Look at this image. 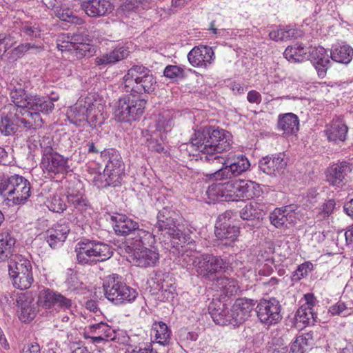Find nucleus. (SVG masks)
<instances>
[{"mask_svg":"<svg viewBox=\"0 0 353 353\" xmlns=\"http://www.w3.org/2000/svg\"><path fill=\"white\" fill-rule=\"evenodd\" d=\"M190 143L202 153L201 160L214 162L223 159L219 154L230 149L231 134L219 127L206 125L195 130Z\"/></svg>","mask_w":353,"mask_h":353,"instance_id":"f257e3e1","label":"nucleus"},{"mask_svg":"<svg viewBox=\"0 0 353 353\" xmlns=\"http://www.w3.org/2000/svg\"><path fill=\"white\" fill-rule=\"evenodd\" d=\"M255 305L254 300L250 299H238L230 310L224 307V304L219 303L218 307L213 305L209 306L210 315L216 324L220 325H231L236 327L243 323L250 316Z\"/></svg>","mask_w":353,"mask_h":353,"instance_id":"f03ea898","label":"nucleus"},{"mask_svg":"<svg viewBox=\"0 0 353 353\" xmlns=\"http://www.w3.org/2000/svg\"><path fill=\"white\" fill-rule=\"evenodd\" d=\"M0 193L7 196L10 205H23L31 195L30 183L19 174L9 176L0 173Z\"/></svg>","mask_w":353,"mask_h":353,"instance_id":"7ed1b4c3","label":"nucleus"},{"mask_svg":"<svg viewBox=\"0 0 353 353\" xmlns=\"http://www.w3.org/2000/svg\"><path fill=\"white\" fill-rule=\"evenodd\" d=\"M157 222L154 225V231L165 237L168 236L170 243L179 244L184 239L180 221L182 220L179 212L170 207H164L157 214ZM168 245L169 243H167Z\"/></svg>","mask_w":353,"mask_h":353,"instance_id":"20e7f679","label":"nucleus"},{"mask_svg":"<svg viewBox=\"0 0 353 353\" xmlns=\"http://www.w3.org/2000/svg\"><path fill=\"white\" fill-rule=\"evenodd\" d=\"M53 145V140L50 137H43L40 140V146L42 150L40 166L43 173L49 177H54L59 174H64L69 168L68 158L64 157L55 151Z\"/></svg>","mask_w":353,"mask_h":353,"instance_id":"39448f33","label":"nucleus"},{"mask_svg":"<svg viewBox=\"0 0 353 353\" xmlns=\"http://www.w3.org/2000/svg\"><path fill=\"white\" fill-rule=\"evenodd\" d=\"M103 287L105 297L114 305L130 303L138 296L137 291L128 285L117 274L105 276Z\"/></svg>","mask_w":353,"mask_h":353,"instance_id":"423d86ee","label":"nucleus"},{"mask_svg":"<svg viewBox=\"0 0 353 353\" xmlns=\"http://www.w3.org/2000/svg\"><path fill=\"white\" fill-rule=\"evenodd\" d=\"M75 252L79 264L93 265L110 259L113 252L111 247L98 241L85 240L77 243Z\"/></svg>","mask_w":353,"mask_h":353,"instance_id":"0eeeda50","label":"nucleus"},{"mask_svg":"<svg viewBox=\"0 0 353 353\" xmlns=\"http://www.w3.org/2000/svg\"><path fill=\"white\" fill-rule=\"evenodd\" d=\"M8 275L15 288L23 290L34 282L31 262L21 254H15L8 261Z\"/></svg>","mask_w":353,"mask_h":353,"instance_id":"6e6552de","label":"nucleus"},{"mask_svg":"<svg viewBox=\"0 0 353 353\" xmlns=\"http://www.w3.org/2000/svg\"><path fill=\"white\" fill-rule=\"evenodd\" d=\"M146 101L140 95L130 93L121 97L116 103L114 115L119 122L131 123L139 120L144 112Z\"/></svg>","mask_w":353,"mask_h":353,"instance_id":"1a4fd4ad","label":"nucleus"},{"mask_svg":"<svg viewBox=\"0 0 353 353\" xmlns=\"http://www.w3.org/2000/svg\"><path fill=\"white\" fill-rule=\"evenodd\" d=\"M54 101H57V99L39 96L30 98L26 108L22 112V116L30 121L32 130L42 126L43 121L41 114H48L52 111L54 108Z\"/></svg>","mask_w":353,"mask_h":353,"instance_id":"9d476101","label":"nucleus"},{"mask_svg":"<svg viewBox=\"0 0 353 353\" xmlns=\"http://www.w3.org/2000/svg\"><path fill=\"white\" fill-rule=\"evenodd\" d=\"M194 262L198 275L210 282L219 277L216 274L225 272L228 267L225 259L212 254H201Z\"/></svg>","mask_w":353,"mask_h":353,"instance_id":"9b49d317","label":"nucleus"},{"mask_svg":"<svg viewBox=\"0 0 353 353\" xmlns=\"http://www.w3.org/2000/svg\"><path fill=\"white\" fill-rule=\"evenodd\" d=\"M101 157L105 163L103 176L108 185L119 182L124 174V163L119 152L114 148L101 151Z\"/></svg>","mask_w":353,"mask_h":353,"instance_id":"f8f14e48","label":"nucleus"},{"mask_svg":"<svg viewBox=\"0 0 353 353\" xmlns=\"http://www.w3.org/2000/svg\"><path fill=\"white\" fill-rule=\"evenodd\" d=\"M216 161L223 165L221 168L211 174L216 180L230 179L239 176L246 171L250 165L248 159L243 155L233 156L226 159L223 158V159Z\"/></svg>","mask_w":353,"mask_h":353,"instance_id":"ddd939ff","label":"nucleus"},{"mask_svg":"<svg viewBox=\"0 0 353 353\" xmlns=\"http://www.w3.org/2000/svg\"><path fill=\"white\" fill-rule=\"evenodd\" d=\"M20 113H13L11 109L8 113H3L0 122L1 134L10 136L16 133L32 130L30 121H27L24 116H22L21 111Z\"/></svg>","mask_w":353,"mask_h":353,"instance_id":"4468645a","label":"nucleus"},{"mask_svg":"<svg viewBox=\"0 0 353 353\" xmlns=\"http://www.w3.org/2000/svg\"><path fill=\"white\" fill-rule=\"evenodd\" d=\"M39 306L50 311L70 310L72 301L52 289L44 288L38 295Z\"/></svg>","mask_w":353,"mask_h":353,"instance_id":"2eb2a0df","label":"nucleus"},{"mask_svg":"<svg viewBox=\"0 0 353 353\" xmlns=\"http://www.w3.org/2000/svg\"><path fill=\"white\" fill-rule=\"evenodd\" d=\"M281 305L275 298L262 299L256 307V314L262 323L267 325L277 324L282 319Z\"/></svg>","mask_w":353,"mask_h":353,"instance_id":"dca6fc26","label":"nucleus"},{"mask_svg":"<svg viewBox=\"0 0 353 353\" xmlns=\"http://www.w3.org/2000/svg\"><path fill=\"white\" fill-rule=\"evenodd\" d=\"M19 319L23 323L32 321L39 311V304L30 292L21 293L16 299Z\"/></svg>","mask_w":353,"mask_h":353,"instance_id":"f3484780","label":"nucleus"},{"mask_svg":"<svg viewBox=\"0 0 353 353\" xmlns=\"http://www.w3.org/2000/svg\"><path fill=\"white\" fill-rule=\"evenodd\" d=\"M66 199L68 205L73 208L76 214H79L85 218L91 215L92 208L83 191L69 188L66 192Z\"/></svg>","mask_w":353,"mask_h":353,"instance_id":"a211bd4d","label":"nucleus"},{"mask_svg":"<svg viewBox=\"0 0 353 353\" xmlns=\"http://www.w3.org/2000/svg\"><path fill=\"white\" fill-rule=\"evenodd\" d=\"M352 170V164L347 161H340L328 167L325 172V181L330 185L341 187L345 177Z\"/></svg>","mask_w":353,"mask_h":353,"instance_id":"6ab92c4d","label":"nucleus"},{"mask_svg":"<svg viewBox=\"0 0 353 353\" xmlns=\"http://www.w3.org/2000/svg\"><path fill=\"white\" fill-rule=\"evenodd\" d=\"M283 153L263 157L259 162L261 170L268 175L282 174L287 166V161Z\"/></svg>","mask_w":353,"mask_h":353,"instance_id":"aec40b11","label":"nucleus"},{"mask_svg":"<svg viewBox=\"0 0 353 353\" xmlns=\"http://www.w3.org/2000/svg\"><path fill=\"white\" fill-rule=\"evenodd\" d=\"M94 106L90 97L80 98L67 112L68 119L72 123L81 125V123L88 119V114L90 113V108Z\"/></svg>","mask_w":353,"mask_h":353,"instance_id":"412c9836","label":"nucleus"},{"mask_svg":"<svg viewBox=\"0 0 353 353\" xmlns=\"http://www.w3.org/2000/svg\"><path fill=\"white\" fill-rule=\"evenodd\" d=\"M10 97L14 106L11 105L14 110L16 107L21 108L24 112L26 108L31 95H28L25 90L24 82L21 79H12L8 85Z\"/></svg>","mask_w":353,"mask_h":353,"instance_id":"4be33fe9","label":"nucleus"},{"mask_svg":"<svg viewBox=\"0 0 353 353\" xmlns=\"http://www.w3.org/2000/svg\"><path fill=\"white\" fill-rule=\"evenodd\" d=\"M81 8L90 17H99L110 13L113 6L108 0H85L80 4Z\"/></svg>","mask_w":353,"mask_h":353,"instance_id":"5701e85b","label":"nucleus"},{"mask_svg":"<svg viewBox=\"0 0 353 353\" xmlns=\"http://www.w3.org/2000/svg\"><path fill=\"white\" fill-rule=\"evenodd\" d=\"M214 51L207 46L193 48L188 54L190 63L194 67H206L210 64L214 57Z\"/></svg>","mask_w":353,"mask_h":353,"instance_id":"b1692460","label":"nucleus"},{"mask_svg":"<svg viewBox=\"0 0 353 353\" xmlns=\"http://www.w3.org/2000/svg\"><path fill=\"white\" fill-rule=\"evenodd\" d=\"M240 233L239 228L224 222L215 224L216 237L226 246H232L236 241Z\"/></svg>","mask_w":353,"mask_h":353,"instance_id":"393cba45","label":"nucleus"},{"mask_svg":"<svg viewBox=\"0 0 353 353\" xmlns=\"http://www.w3.org/2000/svg\"><path fill=\"white\" fill-rule=\"evenodd\" d=\"M131 257L134 265L142 268H147L154 266L158 263L159 254L155 250L146 248H139L137 250H133V254Z\"/></svg>","mask_w":353,"mask_h":353,"instance_id":"a878e982","label":"nucleus"},{"mask_svg":"<svg viewBox=\"0 0 353 353\" xmlns=\"http://www.w3.org/2000/svg\"><path fill=\"white\" fill-rule=\"evenodd\" d=\"M17 239L12 232L3 230L0 232V263L4 262L14 256Z\"/></svg>","mask_w":353,"mask_h":353,"instance_id":"bb28decb","label":"nucleus"},{"mask_svg":"<svg viewBox=\"0 0 353 353\" xmlns=\"http://www.w3.org/2000/svg\"><path fill=\"white\" fill-rule=\"evenodd\" d=\"M310 54L318 76L321 79L324 78L330 65V56L327 50L319 46L314 48Z\"/></svg>","mask_w":353,"mask_h":353,"instance_id":"cd10ccee","label":"nucleus"},{"mask_svg":"<svg viewBox=\"0 0 353 353\" xmlns=\"http://www.w3.org/2000/svg\"><path fill=\"white\" fill-rule=\"evenodd\" d=\"M212 283V287L225 296H235L240 290V286L237 280L226 276H219Z\"/></svg>","mask_w":353,"mask_h":353,"instance_id":"c85d7f7f","label":"nucleus"},{"mask_svg":"<svg viewBox=\"0 0 353 353\" xmlns=\"http://www.w3.org/2000/svg\"><path fill=\"white\" fill-rule=\"evenodd\" d=\"M306 303L296 311L295 319L303 324H314L316 321L317 315L313 311L314 296L311 294L305 295Z\"/></svg>","mask_w":353,"mask_h":353,"instance_id":"c756f323","label":"nucleus"},{"mask_svg":"<svg viewBox=\"0 0 353 353\" xmlns=\"http://www.w3.org/2000/svg\"><path fill=\"white\" fill-rule=\"evenodd\" d=\"M182 241H179V244H170L166 248L170 252L174 255H178L179 257V261L183 267L189 268L190 266L192 265L196 270V263L194 261L198 259V256H194L191 252L185 251L183 249V244L185 243V237L184 239L181 238Z\"/></svg>","mask_w":353,"mask_h":353,"instance_id":"7c9ffc66","label":"nucleus"},{"mask_svg":"<svg viewBox=\"0 0 353 353\" xmlns=\"http://www.w3.org/2000/svg\"><path fill=\"white\" fill-rule=\"evenodd\" d=\"M277 128L286 136L296 134L299 130L298 116L291 112L279 114Z\"/></svg>","mask_w":353,"mask_h":353,"instance_id":"2f4dec72","label":"nucleus"},{"mask_svg":"<svg viewBox=\"0 0 353 353\" xmlns=\"http://www.w3.org/2000/svg\"><path fill=\"white\" fill-rule=\"evenodd\" d=\"M114 222L113 228L119 236H129L135 229H138L139 223L123 214H118L111 217Z\"/></svg>","mask_w":353,"mask_h":353,"instance_id":"473e14b6","label":"nucleus"},{"mask_svg":"<svg viewBox=\"0 0 353 353\" xmlns=\"http://www.w3.org/2000/svg\"><path fill=\"white\" fill-rule=\"evenodd\" d=\"M152 74L151 70L143 65H133L128 69L123 78L122 88L125 90L132 85H135L140 79Z\"/></svg>","mask_w":353,"mask_h":353,"instance_id":"72a5a7b5","label":"nucleus"},{"mask_svg":"<svg viewBox=\"0 0 353 353\" xmlns=\"http://www.w3.org/2000/svg\"><path fill=\"white\" fill-rule=\"evenodd\" d=\"M129 236L127 243L128 247L132 248V250H137L145 245H150L153 243L152 234L145 230L139 228V225L138 229L132 232Z\"/></svg>","mask_w":353,"mask_h":353,"instance_id":"f704fd0d","label":"nucleus"},{"mask_svg":"<svg viewBox=\"0 0 353 353\" xmlns=\"http://www.w3.org/2000/svg\"><path fill=\"white\" fill-rule=\"evenodd\" d=\"M156 85V79L152 73L140 79L135 85H130L129 88L125 89L124 91L134 94H137V95L143 93L150 94L155 90Z\"/></svg>","mask_w":353,"mask_h":353,"instance_id":"c9c22d12","label":"nucleus"},{"mask_svg":"<svg viewBox=\"0 0 353 353\" xmlns=\"http://www.w3.org/2000/svg\"><path fill=\"white\" fill-rule=\"evenodd\" d=\"M129 53L130 51L128 48L117 47L108 53L97 57L95 59V63L97 65L113 64L128 57Z\"/></svg>","mask_w":353,"mask_h":353,"instance_id":"e433bc0d","label":"nucleus"},{"mask_svg":"<svg viewBox=\"0 0 353 353\" xmlns=\"http://www.w3.org/2000/svg\"><path fill=\"white\" fill-rule=\"evenodd\" d=\"M347 125L339 119L333 121L326 130V134L329 141L336 142L344 141L347 133Z\"/></svg>","mask_w":353,"mask_h":353,"instance_id":"4c0bfd02","label":"nucleus"},{"mask_svg":"<svg viewBox=\"0 0 353 353\" xmlns=\"http://www.w3.org/2000/svg\"><path fill=\"white\" fill-rule=\"evenodd\" d=\"M290 208V206L276 208L269 216L271 223L276 228L286 227L287 222L292 217V215L290 214L292 210Z\"/></svg>","mask_w":353,"mask_h":353,"instance_id":"58836bf2","label":"nucleus"},{"mask_svg":"<svg viewBox=\"0 0 353 353\" xmlns=\"http://www.w3.org/2000/svg\"><path fill=\"white\" fill-rule=\"evenodd\" d=\"M353 57V49L348 45L334 46L330 52V57L336 62L348 63Z\"/></svg>","mask_w":353,"mask_h":353,"instance_id":"ea45409f","label":"nucleus"},{"mask_svg":"<svg viewBox=\"0 0 353 353\" xmlns=\"http://www.w3.org/2000/svg\"><path fill=\"white\" fill-rule=\"evenodd\" d=\"M261 205L257 202H250L245 205L240 211V217L246 221H260L263 219V212L260 208Z\"/></svg>","mask_w":353,"mask_h":353,"instance_id":"a19ab883","label":"nucleus"},{"mask_svg":"<svg viewBox=\"0 0 353 353\" xmlns=\"http://www.w3.org/2000/svg\"><path fill=\"white\" fill-rule=\"evenodd\" d=\"M70 43L73 46L74 55L77 59L85 57L90 51V46L86 43V39L81 34H70Z\"/></svg>","mask_w":353,"mask_h":353,"instance_id":"79ce46f5","label":"nucleus"},{"mask_svg":"<svg viewBox=\"0 0 353 353\" xmlns=\"http://www.w3.org/2000/svg\"><path fill=\"white\" fill-rule=\"evenodd\" d=\"M285 58L292 62H301L305 59L306 50L302 44L288 46L283 52Z\"/></svg>","mask_w":353,"mask_h":353,"instance_id":"37998d69","label":"nucleus"},{"mask_svg":"<svg viewBox=\"0 0 353 353\" xmlns=\"http://www.w3.org/2000/svg\"><path fill=\"white\" fill-rule=\"evenodd\" d=\"M152 0H126L121 6V9L125 12H140L151 8Z\"/></svg>","mask_w":353,"mask_h":353,"instance_id":"c03bdc74","label":"nucleus"},{"mask_svg":"<svg viewBox=\"0 0 353 353\" xmlns=\"http://www.w3.org/2000/svg\"><path fill=\"white\" fill-rule=\"evenodd\" d=\"M153 330L155 332L154 335L157 343L162 345L169 344L171 339V331L165 323L162 321L155 323L154 324Z\"/></svg>","mask_w":353,"mask_h":353,"instance_id":"a18cd8bd","label":"nucleus"},{"mask_svg":"<svg viewBox=\"0 0 353 353\" xmlns=\"http://www.w3.org/2000/svg\"><path fill=\"white\" fill-rule=\"evenodd\" d=\"M55 15L61 20L76 25L84 23V20L74 14L73 12L68 8L57 7L54 10Z\"/></svg>","mask_w":353,"mask_h":353,"instance_id":"49530a36","label":"nucleus"},{"mask_svg":"<svg viewBox=\"0 0 353 353\" xmlns=\"http://www.w3.org/2000/svg\"><path fill=\"white\" fill-rule=\"evenodd\" d=\"M89 331L93 334L101 335L105 338H108V340L113 341L115 339L114 330L106 323L102 321L90 325Z\"/></svg>","mask_w":353,"mask_h":353,"instance_id":"de8ad7c7","label":"nucleus"},{"mask_svg":"<svg viewBox=\"0 0 353 353\" xmlns=\"http://www.w3.org/2000/svg\"><path fill=\"white\" fill-rule=\"evenodd\" d=\"M241 181V190L243 199H251L260 194L259 185L251 181Z\"/></svg>","mask_w":353,"mask_h":353,"instance_id":"09e8293b","label":"nucleus"},{"mask_svg":"<svg viewBox=\"0 0 353 353\" xmlns=\"http://www.w3.org/2000/svg\"><path fill=\"white\" fill-rule=\"evenodd\" d=\"M48 208L54 212L62 213L67 209L66 201L60 194H54L50 195L47 201Z\"/></svg>","mask_w":353,"mask_h":353,"instance_id":"8fccbe9b","label":"nucleus"},{"mask_svg":"<svg viewBox=\"0 0 353 353\" xmlns=\"http://www.w3.org/2000/svg\"><path fill=\"white\" fill-rule=\"evenodd\" d=\"M297 31L295 29L286 27L280 28L276 31H272L269 34L270 39L274 41H287L292 38L296 37Z\"/></svg>","mask_w":353,"mask_h":353,"instance_id":"3c124183","label":"nucleus"},{"mask_svg":"<svg viewBox=\"0 0 353 353\" xmlns=\"http://www.w3.org/2000/svg\"><path fill=\"white\" fill-rule=\"evenodd\" d=\"M172 119L169 114H159L155 117V126L158 131L168 132L172 130Z\"/></svg>","mask_w":353,"mask_h":353,"instance_id":"603ef678","label":"nucleus"},{"mask_svg":"<svg viewBox=\"0 0 353 353\" xmlns=\"http://www.w3.org/2000/svg\"><path fill=\"white\" fill-rule=\"evenodd\" d=\"M21 35L23 36L27 40L33 39L40 37L41 30L39 26L36 24L31 23H23L20 27Z\"/></svg>","mask_w":353,"mask_h":353,"instance_id":"864d4df0","label":"nucleus"},{"mask_svg":"<svg viewBox=\"0 0 353 353\" xmlns=\"http://www.w3.org/2000/svg\"><path fill=\"white\" fill-rule=\"evenodd\" d=\"M206 193L213 201H224L223 183L212 184L208 187Z\"/></svg>","mask_w":353,"mask_h":353,"instance_id":"5fc2aeb1","label":"nucleus"},{"mask_svg":"<svg viewBox=\"0 0 353 353\" xmlns=\"http://www.w3.org/2000/svg\"><path fill=\"white\" fill-rule=\"evenodd\" d=\"M70 232V228L68 223H57L52 228L46 232V235L57 236L59 239H66Z\"/></svg>","mask_w":353,"mask_h":353,"instance_id":"6e6d98bb","label":"nucleus"},{"mask_svg":"<svg viewBox=\"0 0 353 353\" xmlns=\"http://www.w3.org/2000/svg\"><path fill=\"white\" fill-rule=\"evenodd\" d=\"M163 74L165 77L173 79H181L184 77V70L181 67L176 65H169L165 67Z\"/></svg>","mask_w":353,"mask_h":353,"instance_id":"4d7b16f0","label":"nucleus"},{"mask_svg":"<svg viewBox=\"0 0 353 353\" xmlns=\"http://www.w3.org/2000/svg\"><path fill=\"white\" fill-rule=\"evenodd\" d=\"M336 205V202L334 199H330L325 200V201L322 204L321 207L319 210V215L323 218L325 219L329 217L333 212Z\"/></svg>","mask_w":353,"mask_h":353,"instance_id":"13d9d810","label":"nucleus"},{"mask_svg":"<svg viewBox=\"0 0 353 353\" xmlns=\"http://www.w3.org/2000/svg\"><path fill=\"white\" fill-rule=\"evenodd\" d=\"M234 184L235 181H229L223 183V193H224V201H234Z\"/></svg>","mask_w":353,"mask_h":353,"instance_id":"bf43d9fd","label":"nucleus"},{"mask_svg":"<svg viewBox=\"0 0 353 353\" xmlns=\"http://www.w3.org/2000/svg\"><path fill=\"white\" fill-rule=\"evenodd\" d=\"M16 43L14 37L11 34H0V45L3 54Z\"/></svg>","mask_w":353,"mask_h":353,"instance_id":"052dcab7","label":"nucleus"},{"mask_svg":"<svg viewBox=\"0 0 353 353\" xmlns=\"http://www.w3.org/2000/svg\"><path fill=\"white\" fill-rule=\"evenodd\" d=\"M347 307H348V306L345 305L344 302L339 301L329 308V312L331 313L332 316L341 314L346 316L350 314V312H346Z\"/></svg>","mask_w":353,"mask_h":353,"instance_id":"680f3d73","label":"nucleus"},{"mask_svg":"<svg viewBox=\"0 0 353 353\" xmlns=\"http://www.w3.org/2000/svg\"><path fill=\"white\" fill-rule=\"evenodd\" d=\"M90 113L88 114V119L85 121L88 122L90 125L96 127L97 125L101 124L100 117L101 114H99L100 110H97L95 105L92 108H90Z\"/></svg>","mask_w":353,"mask_h":353,"instance_id":"e2e57ef3","label":"nucleus"},{"mask_svg":"<svg viewBox=\"0 0 353 353\" xmlns=\"http://www.w3.org/2000/svg\"><path fill=\"white\" fill-rule=\"evenodd\" d=\"M296 343L302 344L305 348L314 344V336L312 332L304 333L296 337Z\"/></svg>","mask_w":353,"mask_h":353,"instance_id":"0e129e2a","label":"nucleus"},{"mask_svg":"<svg viewBox=\"0 0 353 353\" xmlns=\"http://www.w3.org/2000/svg\"><path fill=\"white\" fill-rule=\"evenodd\" d=\"M37 48V46L36 45L31 44L30 43H22L18 46L17 48H15L12 50V54L13 55V57H20L24 52H27L28 50L32 48Z\"/></svg>","mask_w":353,"mask_h":353,"instance_id":"69168bd1","label":"nucleus"},{"mask_svg":"<svg viewBox=\"0 0 353 353\" xmlns=\"http://www.w3.org/2000/svg\"><path fill=\"white\" fill-rule=\"evenodd\" d=\"M164 274L161 272H156L154 276L152 278L154 283L157 284L155 290L159 291H167L168 285L165 284V280L163 279Z\"/></svg>","mask_w":353,"mask_h":353,"instance_id":"338daca9","label":"nucleus"},{"mask_svg":"<svg viewBox=\"0 0 353 353\" xmlns=\"http://www.w3.org/2000/svg\"><path fill=\"white\" fill-rule=\"evenodd\" d=\"M146 144L149 150L157 152L163 151L164 148L162 143L154 138L148 139Z\"/></svg>","mask_w":353,"mask_h":353,"instance_id":"774afa93","label":"nucleus"}]
</instances>
